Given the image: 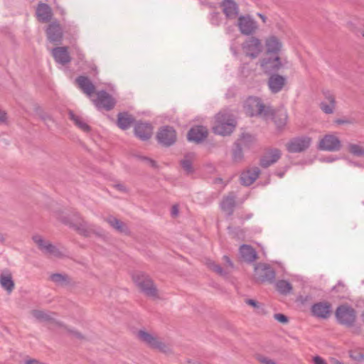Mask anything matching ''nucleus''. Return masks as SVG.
Listing matches in <instances>:
<instances>
[{"label":"nucleus","mask_w":364,"mask_h":364,"mask_svg":"<svg viewBox=\"0 0 364 364\" xmlns=\"http://www.w3.org/2000/svg\"><path fill=\"white\" fill-rule=\"evenodd\" d=\"M131 278L142 295L152 300L161 299L157 285L149 274L142 271H134L132 272Z\"/></svg>","instance_id":"obj_1"},{"label":"nucleus","mask_w":364,"mask_h":364,"mask_svg":"<svg viewBox=\"0 0 364 364\" xmlns=\"http://www.w3.org/2000/svg\"><path fill=\"white\" fill-rule=\"evenodd\" d=\"M236 125L237 122L233 114L230 111L223 109L215 115L213 131L218 135L228 136L234 132Z\"/></svg>","instance_id":"obj_2"},{"label":"nucleus","mask_w":364,"mask_h":364,"mask_svg":"<svg viewBox=\"0 0 364 364\" xmlns=\"http://www.w3.org/2000/svg\"><path fill=\"white\" fill-rule=\"evenodd\" d=\"M137 337L141 342L153 350L166 355L173 353L171 345L165 342L155 333H150L145 330H140L137 333Z\"/></svg>","instance_id":"obj_3"},{"label":"nucleus","mask_w":364,"mask_h":364,"mask_svg":"<svg viewBox=\"0 0 364 364\" xmlns=\"http://www.w3.org/2000/svg\"><path fill=\"white\" fill-rule=\"evenodd\" d=\"M246 113L250 117H260L268 120L273 115V109L264 105L261 99L256 97H249L244 105Z\"/></svg>","instance_id":"obj_4"},{"label":"nucleus","mask_w":364,"mask_h":364,"mask_svg":"<svg viewBox=\"0 0 364 364\" xmlns=\"http://www.w3.org/2000/svg\"><path fill=\"white\" fill-rule=\"evenodd\" d=\"M70 228L85 237H89L92 235L97 237L102 235L101 228L97 227L95 224L89 223L77 213L72 218V223Z\"/></svg>","instance_id":"obj_5"},{"label":"nucleus","mask_w":364,"mask_h":364,"mask_svg":"<svg viewBox=\"0 0 364 364\" xmlns=\"http://www.w3.org/2000/svg\"><path fill=\"white\" fill-rule=\"evenodd\" d=\"M243 54L252 60L258 58L263 51L262 41L256 37L251 36L246 39L241 45Z\"/></svg>","instance_id":"obj_6"},{"label":"nucleus","mask_w":364,"mask_h":364,"mask_svg":"<svg viewBox=\"0 0 364 364\" xmlns=\"http://www.w3.org/2000/svg\"><path fill=\"white\" fill-rule=\"evenodd\" d=\"M335 314L337 321L343 326L352 327L356 321V312L348 305L338 306Z\"/></svg>","instance_id":"obj_7"},{"label":"nucleus","mask_w":364,"mask_h":364,"mask_svg":"<svg viewBox=\"0 0 364 364\" xmlns=\"http://www.w3.org/2000/svg\"><path fill=\"white\" fill-rule=\"evenodd\" d=\"M237 26L242 35L247 36H252L259 28L257 21L248 14L238 16Z\"/></svg>","instance_id":"obj_8"},{"label":"nucleus","mask_w":364,"mask_h":364,"mask_svg":"<svg viewBox=\"0 0 364 364\" xmlns=\"http://www.w3.org/2000/svg\"><path fill=\"white\" fill-rule=\"evenodd\" d=\"M254 278L262 283H273L276 279L275 271L267 264L259 263L255 266Z\"/></svg>","instance_id":"obj_9"},{"label":"nucleus","mask_w":364,"mask_h":364,"mask_svg":"<svg viewBox=\"0 0 364 364\" xmlns=\"http://www.w3.org/2000/svg\"><path fill=\"white\" fill-rule=\"evenodd\" d=\"M311 144L309 136L296 137L289 140L285 145L289 153H300L306 151Z\"/></svg>","instance_id":"obj_10"},{"label":"nucleus","mask_w":364,"mask_h":364,"mask_svg":"<svg viewBox=\"0 0 364 364\" xmlns=\"http://www.w3.org/2000/svg\"><path fill=\"white\" fill-rule=\"evenodd\" d=\"M340 139L334 134H326L319 141L318 149L327 151H338L341 149Z\"/></svg>","instance_id":"obj_11"},{"label":"nucleus","mask_w":364,"mask_h":364,"mask_svg":"<svg viewBox=\"0 0 364 364\" xmlns=\"http://www.w3.org/2000/svg\"><path fill=\"white\" fill-rule=\"evenodd\" d=\"M48 40L55 44H60L63 38V32L58 21L51 22L46 30Z\"/></svg>","instance_id":"obj_12"},{"label":"nucleus","mask_w":364,"mask_h":364,"mask_svg":"<svg viewBox=\"0 0 364 364\" xmlns=\"http://www.w3.org/2000/svg\"><path fill=\"white\" fill-rule=\"evenodd\" d=\"M264 43L267 55H279L283 48L282 41L279 37L274 34L267 36L264 38Z\"/></svg>","instance_id":"obj_13"},{"label":"nucleus","mask_w":364,"mask_h":364,"mask_svg":"<svg viewBox=\"0 0 364 364\" xmlns=\"http://www.w3.org/2000/svg\"><path fill=\"white\" fill-rule=\"evenodd\" d=\"M158 141L164 146H170L176 141L175 130L168 126L163 127L157 133Z\"/></svg>","instance_id":"obj_14"},{"label":"nucleus","mask_w":364,"mask_h":364,"mask_svg":"<svg viewBox=\"0 0 364 364\" xmlns=\"http://www.w3.org/2000/svg\"><path fill=\"white\" fill-rule=\"evenodd\" d=\"M114 99L107 92L100 91L97 93V98L93 100V103L99 109L110 110L115 105Z\"/></svg>","instance_id":"obj_15"},{"label":"nucleus","mask_w":364,"mask_h":364,"mask_svg":"<svg viewBox=\"0 0 364 364\" xmlns=\"http://www.w3.org/2000/svg\"><path fill=\"white\" fill-rule=\"evenodd\" d=\"M322 94L323 95V100L320 103V109L325 114H333L336 105L335 96L328 90H323Z\"/></svg>","instance_id":"obj_16"},{"label":"nucleus","mask_w":364,"mask_h":364,"mask_svg":"<svg viewBox=\"0 0 364 364\" xmlns=\"http://www.w3.org/2000/svg\"><path fill=\"white\" fill-rule=\"evenodd\" d=\"M273 58H264L260 60V66L266 73L277 71L282 68L279 55H273Z\"/></svg>","instance_id":"obj_17"},{"label":"nucleus","mask_w":364,"mask_h":364,"mask_svg":"<svg viewBox=\"0 0 364 364\" xmlns=\"http://www.w3.org/2000/svg\"><path fill=\"white\" fill-rule=\"evenodd\" d=\"M282 156V151L279 149H269L260 159V166L267 168L277 163Z\"/></svg>","instance_id":"obj_18"},{"label":"nucleus","mask_w":364,"mask_h":364,"mask_svg":"<svg viewBox=\"0 0 364 364\" xmlns=\"http://www.w3.org/2000/svg\"><path fill=\"white\" fill-rule=\"evenodd\" d=\"M50 213L55 219L69 227L72 223V218L76 214V213H68L58 207L50 208Z\"/></svg>","instance_id":"obj_19"},{"label":"nucleus","mask_w":364,"mask_h":364,"mask_svg":"<svg viewBox=\"0 0 364 364\" xmlns=\"http://www.w3.org/2000/svg\"><path fill=\"white\" fill-rule=\"evenodd\" d=\"M51 53L55 62L59 64L66 65L71 61V57L66 46L54 48Z\"/></svg>","instance_id":"obj_20"},{"label":"nucleus","mask_w":364,"mask_h":364,"mask_svg":"<svg viewBox=\"0 0 364 364\" xmlns=\"http://www.w3.org/2000/svg\"><path fill=\"white\" fill-rule=\"evenodd\" d=\"M36 16L40 22H49L53 17V11L50 6L46 4L40 2L36 8Z\"/></svg>","instance_id":"obj_21"},{"label":"nucleus","mask_w":364,"mask_h":364,"mask_svg":"<svg viewBox=\"0 0 364 364\" xmlns=\"http://www.w3.org/2000/svg\"><path fill=\"white\" fill-rule=\"evenodd\" d=\"M135 135L142 141L148 140L153 134V128L148 123H137L134 127Z\"/></svg>","instance_id":"obj_22"},{"label":"nucleus","mask_w":364,"mask_h":364,"mask_svg":"<svg viewBox=\"0 0 364 364\" xmlns=\"http://www.w3.org/2000/svg\"><path fill=\"white\" fill-rule=\"evenodd\" d=\"M287 79L285 77L278 74L272 75L268 80V86L273 93L280 92L286 84Z\"/></svg>","instance_id":"obj_23"},{"label":"nucleus","mask_w":364,"mask_h":364,"mask_svg":"<svg viewBox=\"0 0 364 364\" xmlns=\"http://www.w3.org/2000/svg\"><path fill=\"white\" fill-rule=\"evenodd\" d=\"M260 170L258 167L248 168L241 173V183L245 186H250L258 178Z\"/></svg>","instance_id":"obj_24"},{"label":"nucleus","mask_w":364,"mask_h":364,"mask_svg":"<svg viewBox=\"0 0 364 364\" xmlns=\"http://www.w3.org/2000/svg\"><path fill=\"white\" fill-rule=\"evenodd\" d=\"M221 6L223 11L228 18H235L239 13V7L234 0H224Z\"/></svg>","instance_id":"obj_25"},{"label":"nucleus","mask_w":364,"mask_h":364,"mask_svg":"<svg viewBox=\"0 0 364 364\" xmlns=\"http://www.w3.org/2000/svg\"><path fill=\"white\" fill-rule=\"evenodd\" d=\"M208 136V130L205 127L196 126L190 129L188 134L189 141L200 142Z\"/></svg>","instance_id":"obj_26"},{"label":"nucleus","mask_w":364,"mask_h":364,"mask_svg":"<svg viewBox=\"0 0 364 364\" xmlns=\"http://www.w3.org/2000/svg\"><path fill=\"white\" fill-rule=\"evenodd\" d=\"M313 314L318 318H326L331 311V305L327 303H318L312 306Z\"/></svg>","instance_id":"obj_27"},{"label":"nucleus","mask_w":364,"mask_h":364,"mask_svg":"<svg viewBox=\"0 0 364 364\" xmlns=\"http://www.w3.org/2000/svg\"><path fill=\"white\" fill-rule=\"evenodd\" d=\"M239 252L240 256L242 258V259L247 262H253L257 258L256 251L250 245H241Z\"/></svg>","instance_id":"obj_28"},{"label":"nucleus","mask_w":364,"mask_h":364,"mask_svg":"<svg viewBox=\"0 0 364 364\" xmlns=\"http://www.w3.org/2000/svg\"><path fill=\"white\" fill-rule=\"evenodd\" d=\"M80 88L85 93L87 96H92L95 92V87L90 80L85 76H80L76 79Z\"/></svg>","instance_id":"obj_29"},{"label":"nucleus","mask_w":364,"mask_h":364,"mask_svg":"<svg viewBox=\"0 0 364 364\" xmlns=\"http://www.w3.org/2000/svg\"><path fill=\"white\" fill-rule=\"evenodd\" d=\"M0 286L8 294L13 291L15 283L10 272H4L0 274Z\"/></svg>","instance_id":"obj_30"},{"label":"nucleus","mask_w":364,"mask_h":364,"mask_svg":"<svg viewBox=\"0 0 364 364\" xmlns=\"http://www.w3.org/2000/svg\"><path fill=\"white\" fill-rule=\"evenodd\" d=\"M196 159V154L193 152L187 153L181 160V166L186 174H192L194 173L193 163Z\"/></svg>","instance_id":"obj_31"},{"label":"nucleus","mask_w":364,"mask_h":364,"mask_svg":"<svg viewBox=\"0 0 364 364\" xmlns=\"http://www.w3.org/2000/svg\"><path fill=\"white\" fill-rule=\"evenodd\" d=\"M105 221H106L115 230L122 233L129 234V230L126 224L117 218L109 215L105 218Z\"/></svg>","instance_id":"obj_32"},{"label":"nucleus","mask_w":364,"mask_h":364,"mask_svg":"<svg viewBox=\"0 0 364 364\" xmlns=\"http://www.w3.org/2000/svg\"><path fill=\"white\" fill-rule=\"evenodd\" d=\"M235 206V197L233 195L225 197L220 203L222 210L229 216L232 215Z\"/></svg>","instance_id":"obj_33"},{"label":"nucleus","mask_w":364,"mask_h":364,"mask_svg":"<svg viewBox=\"0 0 364 364\" xmlns=\"http://www.w3.org/2000/svg\"><path fill=\"white\" fill-rule=\"evenodd\" d=\"M269 119H273L278 128H282L287 122L288 114L284 110H278L277 112L273 111V115L272 117H269L268 120Z\"/></svg>","instance_id":"obj_34"},{"label":"nucleus","mask_w":364,"mask_h":364,"mask_svg":"<svg viewBox=\"0 0 364 364\" xmlns=\"http://www.w3.org/2000/svg\"><path fill=\"white\" fill-rule=\"evenodd\" d=\"M348 28L356 34L364 37V20L353 19L347 22Z\"/></svg>","instance_id":"obj_35"},{"label":"nucleus","mask_w":364,"mask_h":364,"mask_svg":"<svg viewBox=\"0 0 364 364\" xmlns=\"http://www.w3.org/2000/svg\"><path fill=\"white\" fill-rule=\"evenodd\" d=\"M134 119L132 115L127 112L119 113L117 118V125L122 129L129 128L134 123Z\"/></svg>","instance_id":"obj_36"},{"label":"nucleus","mask_w":364,"mask_h":364,"mask_svg":"<svg viewBox=\"0 0 364 364\" xmlns=\"http://www.w3.org/2000/svg\"><path fill=\"white\" fill-rule=\"evenodd\" d=\"M35 112L38 117L40 118L48 128L55 124V121L52 116L46 112L40 106L35 107Z\"/></svg>","instance_id":"obj_37"},{"label":"nucleus","mask_w":364,"mask_h":364,"mask_svg":"<svg viewBox=\"0 0 364 364\" xmlns=\"http://www.w3.org/2000/svg\"><path fill=\"white\" fill-rule=\"evenodd\" d=\"M49 279L58 286H65L70 283V278L66 274L60 273L51 274Z\"/></svg>","instance_id":"obj_38"},{"label":"nucleus","mask_w":364,"mask_h":364,"mask_svg":"<svg viewBox=\"0 0 364 364\" xmlns=\"http://www.w3.org/2000/svg\"><path fill=\"white\" fill-rule=\"evenodd\" d=\"M69 116L71 120L74 122L76 126H77L81 130L85 132H89L90 130V126L83 120V119L76 115L73 112H69Z\"/></svg>","instance_id":"obj_39"},{"label":"nucleus","mask_w":364,"mask_h":364,"mask_svg":"<svg viewBox=\"0 0 364 364\" xmlns=\"http://www.w3.org/2000/svg\"><path fill=\"white\" fill-rule=\"evenodd\" d=\"M32 240L38 246V249L45 254H46L50 246L52 245L49 241L46 240L42 236L39 235H33Z\"/></svg>","instance_id":"obj_40"},{"label":"nucleus","mask_w":364,"mask_h":364,"mask_svg":"<svg viewBox=\"0 0 364 364\" xmlns=\"http://www.w3.org/2000/svg\"><path fill=\"white\" fill-rule=\"evenodd\" d=\"M348 152L357 157H364V146L360 144L350 143L347 145Z\"/></svg>","instance_id":"obj_41"},{"label":"nucleus","mask_w":364,"mask_h":364,"mask_svg":"<svg viewBox=\"0 0 364 364\" xmlns=\"http://www.w3.org/2000/svg\"><path fill=\"white\" fill-rule=\"evenodd\" d=\"M276 288L282 294H290L292 291L291 284L287 280H279L276 283Z\"/></svg>","instance_id":"obj_42"},{"label":"nucleus","mask_w":364,"mask_h":364,"mask_svg":"<svg viewBox=\"0 0 364 364\" xmlns=\"http://www.w3.org/2000/svg\"><path fill=\"white\" fill-rule=\"evenodd\" d=\"M46 254L55 257H63L66 255V250L64 248H58L52 244Z\"/></svg>","instance_id":"obj_43"},{"label":"nucleus","mask_w":364,"mask_h":364,"mask_svg":"<svg viewBox=\"0 0 364 364\" xmlns=\"http://www.w3.org/2000/svg\"><path fill=\"white\" fill-rule=\"evenodd\" d=\"M31 315L33 318L39 321H46L51 318L47 312L42 310H33L31 311Z\"/></svg>","instance_id":"obj_44"},{"label":"nucleus","mask_w":364,"mask_h":364,"mask_svg":"<svg viewBox=\"0 0 364 364\" xmlns=\"http://www.w3.org/2000/svg\"><path fill=\"white\" fill-rule=\"evenodd\" d=\"M208 266L210 269L215 272L220 276H226L228 274V272L224 270L219 264H217L215 262H209L208 263Z\"/></svg>","instance_id":"obj_45"},{"label":"nucleus","mask_w":364,"mask_h":364,"mask_svg":"<svg viewBox=\"0 0 364 364\" xmlns=\"http://www.w3.org/2000/svg\"><path fill=\"white\" fill-rule=\"evenodd\" d=\"M244 158L243 151L240 145H237L232 152V160L235 162H240Z\"/></svg>","instance_id":"obj_46"},{"label":"nucleus","mask_w":364,"mask_h":364,"mask_svg":"<svg viewBox=\"0 0 364 364\" xmlns=\"http://www.w3.org/2000/svg\"><path fill=\"white\" fill-rule=\"evenodd\" d=\"M349 357L358 364H364V354L356 351H350Z\"/></svg>","instance_id":"obj_47"},{"label":"nucleus","mask_w":364,"mask_h":364,"mask_svg":"<svg viewBox=\"0 0 364 364\" xmlns=\"http://www.w3.org/2000/svg\"><path fill=\"white\" fill-rule=\"evenodd\" d=\"M240 145L249 146L255 141V138L249 134H242L239 139Z\"/></svg>","instance_id":"obj_48"},{"label":"nucleus","mask_w":364,"mask_h":364,"mask_svg":"<svg viewBox=\"0 0 364 364\" xmlns=\"http://www.w3.org/2000/svg\"><path fill=\"white\" fill-rule=\"evenodd\" d=\"M274 318L278 322L284 324H286L289 322L288 317L283 314H276L274 315Z\"/></svg>","instance_id":"obj_49"},{"label":"nucleus","mask_w":364,"mask_h":364,"mask_svg":"<svg viewBox=\"0 0 364 364\" xmlns=\"http://www.w3.org/2000/svg\"><path fill=\"white\" fill-rule=\"evenodd\" d=\"M0 123L5 124L8 123L7 113L1 108H0Z\"/></svg>","instance_id":"obj_50"},{"label":"nucleus","mask_w":364,"mask_h":364,"mask_svg":"<svg viewBox=\"0 0 364 364\" xmlns=\"http://www.w3.org/2000/svg\"><path fill=\"white\" fill-rule=\"evenodd\" d=\"M140 159L144 162H146L148 165H149L151 167H156V163L154 160L148 158L146 156H140Z\"/></svg>","instance_id":"obj_51"},{"label":"nucleus","mask_w":364,"mask_h":364,"mask_svg":"<svg viewBox=\"0 0 364 364\" xmlns=\"http://www.w3.org/2000/svg\"><path fill=\"white\" fill-rule=\"evenodd\" d=\"M245 303L247 305L251 306L254 309H259L261 306L260 304L256 300L251 299H246Z\"/></svg>","instance_id":"obj_52"},{"label":"nucleus","mask_w":364,"mask_h":364,"mask_svg":"<svg viewBox=\"0 0 364 364\" xmlns=\"http://www.w3.org/2000/svg\"><path fill=\"white\" fill-rule=\"evenodd\" d=\"M314 364H328L326 360L319 355H315L312 358Z\"/></svg>","instance_id":"obj_53"},{"label":"nucleus","mask_w":364,"mask_h":364,"mask_svg":"<svg viewBox=\"0 0 364 364\" xmlns=\"http://www.w3.org/2000/svg\"><path fill=\"white\" fill-rule=\"evenodd\" d=\"M334 123L336 124H350L353 122L348 119H337L334 120Z\"/></svg>","instance_id":"obj_54"},{"label":"nucleus","mask_w":364,"mask_h":364,"mask_svg":"<svg viewBox=\"0 0 364 364\" xmlns=\"http://www.w3.org/2000/svg\"><path fill=\"white\" fill-rule=\"evenodd\" d=\"M114 187L122 192H128V188L122 183H116L114 185Z\"/></svg>","instance_id":"obj_55"},{"label":"nucleus","mask_w":364,"mask_h":364,"mask_svg":"<svg viewBox=\"0 0 364 364\" xmlns=\"http://www.w3.org/2000/svg\"><path fill=\"white\" fill-rule=\"evenodd\" d=\"M223 259L225 260V262H226V264L228 267L232 269L234 267V265H233V263L232 262V261L230 260V259L227 256V255H225L223 257Z\"/></svg>","instance_id":"obj_56"},{"label":"nucleus","mask_w":364,"mask_h":364,"mask_svg":"<svg viewBox=\"0 0 364 364\" xmlns=\"http://www.w3.org/2000/svg\"><path fill=\"white\" fill-rule=\"evenodd\" d=\"M260 362L264 364H276V363L270 359H268L267 358H262L260 360Z\"/></svg>","instance_id":"obj_57"},{"label":"nucleus","mask_w":364,"mask_h":364,"mask_svg":"<svg viewBox=\"0 0 364 364\" xmlns=\"http://www.w3.org/2000/svg\"><path fill=\"white\" fill-rule=\"evenodd\" d=\"M25 364H45V363L40 362L39 360H36V359H30V360H26Z\"/></svg>","instance_id":"obj_58"},{"label":"nucleus","mask_w":364,"mask_h":364,"mask_svg":"<svg viewBox=\"0 0 364 364\" xmlns=\"http://www.w3.org/2000/svg\"><path fill=\"white\" fill-rule=\"evenodd\" d=\"M70 333L75 338H83V336L77 331H70Z\"/></svg>","instance_id":"obj_59"},{"label":"nucleus","mask_w":364,"mask_h":364,"mask_svg":"<svg viewBox=\"0 0 364 364\" xmlns=\"http://www.w3.org/2000/svg\"><path fill=\"white\" fill-rule=\"evenodd\" d=\"M77 58L82 61L85 60V55L80 50H77Z\"/></svg>","instance_id":"obj_60"},{"label":"nucleus","mask_w":364,"mask_h":364,"mask_svg":"<svg viewBox=\"0 0 364 364\" xmlns=\"http://www.w3.org/2000/svg\"><path fill=\"white\" fill-rule=\"evenodd\" d=\"M331 364H345L342 361L336 359V358H331Z\"/></svg>","instance_id":"obj_61"},{"label":"nucleus","mask_w":364,"mask_h":364,"mask_svg":"<svg viewBox=\"0 0 364 364\" xmlns=\"http://www.w3.org/2000/svg\"><path fill=\"white\" fill-rule=\"evenodd\" d=\"M257 16L261 18L263 23H265L267 22V17L264 14L259 13Z\"/></svg>","instance_id":"obj_62"},{"label":"nucleus","mask_w":364,"mask_h":364,"mask_svg":"<svg viewBox=\"0 0 364 364\" xmlns=\"http://www.w3.org/2000/svg\"><path fill=\"white\" fill-rule=\"evenodd\" d=\"M178 213V207L174 205L173 206L172 208V215H177Z\"/></svg>","instance_id":"obj_63"},{"label":"nucleus","mask_w":364,"mask_h":364,"mask_svg":"<svg viewBox=\"0 0 364 364\" xmlns=\"http://www.w3.org/2000/svg\"><path fill=\"white\" fill-rule=\"evenodd\" d=\"M5 242V236L4 234L0 232V242L4 243Z\"/></svg>","instance_id":"obj_64"}]
</instances>
